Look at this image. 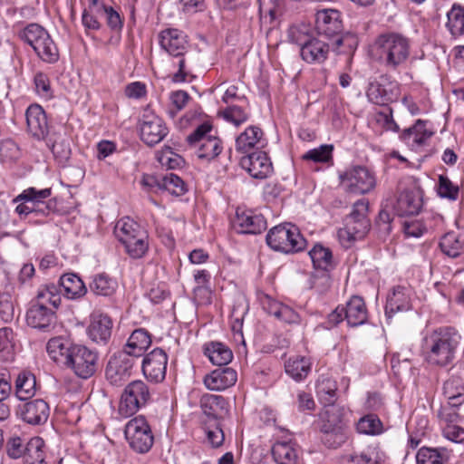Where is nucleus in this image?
<instances>
[{
    "label": "nucleus",
    "instance_id": "1",
    "mask_svg": "<svg viewBox=\"0 0 464 464\" xmlns=\"http://www.w3.org/2000/svg\"><path fill=\"white\" fill-rule=\"evenodd\" d=\"M62 297L59 287L54 284L41 285L36 295L29 303L25 321L28 326L50 332L57 323L56 310L60 306Z\"/></svg>",
    "mask_w": 464,
    "mask_h": 464
},
{
    "label": "nucleus",
    "instance_id": "2",
    "mask_svg": "<svg viewBox=\"0 0 464 464\" xmlns=\"http://www.w3.org/2000/svg\"><path fill=\"white\" fill-rule=\"evenodd\" d=\"M373 50L379 63L388 72H400L406 67L410 58L411 44L403 34L387 32L376 37Z\"/></svg>",
    "mask_w": 464,
    "mask_h": 464
},
{
    "label": "nucleus",
    "instance_id": "3",
    "mask_svg": "<svg viewBox=\"0 0 464 464\" xmlns=\"http://www.w3.org/2000/svg\"><path fill=\"white\" fill-rule=\"evenodd\" d=\"M460 343L458 332L450 327H440L427 334L423 340L426 361L440 367L450 364Z\"/></svg>",
    "mask_w": 464,
    "mask_h": 464
},
{
    "label": "nucleus",
    "instance_id": "4",
    "mask_svg": "<svg viewBox=\"0 0 464 464\" xmlns=\"http://www.w3.org/2000/svg\"><path fill=\"white\" fill-rule=\"evenodd\" d=\"M343 25L342 14L337 9H321L315 14V31L318 36L331 42L341 39V46L346 44L350 48L357 45L354 34H343Z\"/></svg>",
    "mask_w": 464,
    "mask_h": 464
},
{
    "label": "nucleus",
    "instance_id": "5",
    "mask_svg": "<svg viewBox=\"0 0 464 464\" xmlns=\"http://www.w3.org/2000/svg\"><path fill=\"white\" fill-rule=\"evenodd\" d=\"M266 241L271 249L285 254L301 252L306 246V240L299 228L291 223L272 227L266 234Z\"/></svg>",
    "mask_w": 464,
    "mask_h": 464
},
{
    "label": "nucleus",
    "instance_id": "6",
    "mask_svg": "<svg viewBox=\"0 0 464 464\" xmlns=\"http://www.w3.org/2000/svg\"><path fill=\"white\" fill-rule=\"evenodd\" d=\"M20 38L32 46L37 56L47 63L59 60V50L48 32L38 24H30L19 33Z\"/></svg>",
    "mask_w": 464,
    "mask_h": 464
},
{
    "label": "nucleus",
    "instance_id": "7",
    "mask_svg": "<svg viewBox=\"0 0 464 464\" xmlns=\"http://www.w3.org/2000/svg\"><path fill=\"white\" fill-rule=\"evenodd\" d=\"M211 130L212 125L203 122L186 138L190 147L197 148L198 159L208 162L215 160L223 150L222 140L218 136L211 135Z\"/></svg>",
    "mask_w": 464,
    "mask_h": 464
},
{
    "label": "nucleus",
    "instance_id": "8",
    "mask_svg": "<svg viewBox=\"0 0 464 464\" xmlns=\"http://www.w3.org/2000/svg\"><path fill=\"white\" fill-rule=\"evenodd\" d=\"M150 399L151 393L147 383L141 380L132 381L123 390L119 412L125 418L132 416L140 408L147 405Z\"/></svg>",
    "mask_w": 464,
    "mask_h": 464
},
{
    "label": "nucleus",
    "instance_id": "9",
    "mask_svg": "<svg viewBox=\"0 0 464 464\" xmlns=\"http://www.w3.org/2000/svg\"><path fill=\"white\" fill-rule=\"evenodd\" d=\"M130 447L137 453L144 454L154 444V435L147 420L140 415L129 420L124 430Z\"/></svg>",
    "mask_w": 464,
    "mask_h": 464
},
{
    "label": "nucleus",
    "instance_id": "10",
    "mask_svg": "<svg viewBox=\"0 0 464 464\" xmlns=\"http://www.w3.org/2000/svg\"><path fill=\"white\" fill-rule=\"evenodd\" d=\"M98 353L84 345L77 344L65 364V367L72 370L75 375L82 379H88L97 370Z\"/></svg>",
    "mask_w": 464,
    "mask_h": 464
},
{
    "label": "nucleus",
    "instance_id": "11",
    "mask_svg": "<svg viewBox=\"0 0 464 464\" xmlns=\"http://www.w3.org/2000/svg\"><path fill=\"white\" fill-rule=\"evenodd\" d=\"M323 424L321 430L324 433L322 440L328 448H338L344 443L346 434L342 424L339 410L335 407L326 408L321 414Z\"/></svg>",
    "mask_w": 464,
    "mask_h": 464
},
{
    "label": "nucleus",
    "instance_id": "12",
    "mask_svg": "<svg viewBox=\"0 0 464 464\" xmlns=\"http://www.w3.org/2000/svg\"><path fill=\"white\" fill-rule=\"evenodd\" d=\"M341 48V39L331 42L324 37L314 36L305 46L301 48V58L310 64L324 63L329 56L331 51L338 52Z\"/></svg>",
    "mask_w": 464,
    "mask_h": 464
},
{
    "label": "nucleus",
    "instance_id": "13",
    "mask_svg": "<svg viewBox=\"0 0 464 464\" xmlns=\"http://www.w3.org/2000/svg\"><path fill=\"white\" fill-rule=\"evenodd\" d=\"M168 354L161 348H155L143 356L141 372L147 381L152 383H160L165 380Z\"/></svg>",
    "mask_w": 464,
    "mask_h": 464
},
{
    "label": "nucleus",
    "instance_id": "14",
    "mask_svg": "<svg viewBox=\"0 0 464 464\" xmlns=\"http://www.w3.org/2000/svg\"><path fill=\"white\" fill-rule=\"evenodd\" d=\"M134 364L135 359L124 352L113 354L105 369L107 381L114 386L122 385L131 376Z\"/></svg>",
    "mask_w": 464,
    "mask_h": 464
},
{
    "label": "nucleus",
    "instance_id": "15",
    "mask_svg": "<svg viewBox=\"0 0 464 464\" xmlns=\"http://www.w3.org/2000/svg\"><path fill=\"white\" fill-rule=\"evenodd\" d=\"M340 179L346 191L357 195L370 192L376 184L374 176L361 166L346 171Z\"/></svg>",
    "mask_w": 464,
    "mask_h": 464
},
{
    "label": "nucleus",
    "instance_id": "16",
    "mask_svg": "<svg viewBox=\"0 0 464 464\" xmlns=\"http://www.w3.org/2000/svg\"><path fill=\"white\" fill-rule=\"evenodd\" d=\"M168 132V127L161 118L151 111H144L140 120V134L144 143L154 146L160 143Z\"/></svg>",
    "mask_w": 464,
    "mask_h": 464
},
{
    "label": "nucleus",
    "instance_id": "17",
    "mask_svg": "<svg viewBox=\"0 0 464 464\" xmlns=\"http://www.w3.org/2000/svg\"><path fill=\"white\" fill-rule=\"evenodd\" d=\"M399 94V84L396 82L389 81L385 75H382L379 80L371 82L366 91L369 101L378 105L397 101Z\"/></svg>",
    "mask_w": 464,
    "mask_h": 464
},
{
    "label": "nucleus",
    "instance_id": "18",
    "mask_svg": "<svg viewBox=\"0 0 464 464\" xmlns=\"http://www.w3.org/2000/svg\"><path fill=\"white\" fill-rule=\"evenodd\" d=\"M240 166L254 179H264L273 173V165L269 157L260 150L243 156L240 159Z\"/></svg>",
    "mask_w": 464,
    "mask_h": 464
},
{
    "label": "nucleus",
    "instance_id": "19",
    "mask_svg": "<svg viewBox=\"0 0 464 464\" xmlns=\"http://www.w3.org/2000/svg\"><path fill=\"white\" fill-rule=\"evenodd\" d=\"M16 414L28 424L41 425L47 421L50 408L44 400L35 399L18 405Z\"/></svg>",
    "mask_w": 464,
    "mask_h": 464
},
{
    "label": "nucleus",
    "instance_id": "20",
    "mask_svg": "<svg viewBox=\"0 0 464 464\" xmlns=\"http://www.w3.org/2000/svg\"><path fill=\"white\" fill-rule=\"evenodd\" d=\"M232 225L239 234H260L266 228V221L262 215L239 208L236 211Z\"/></svg>",
    "mask_w": 464,
    "mask_h": 464
},
{
    "label": "nucleus",
    "instance_id": "21",
    "mask_svg": "<svg viewBox=\"0 0 464 464\" xmlns=\"http://www.w3.org/2000/svg\"><path fill=\"white\" fill-rule=\"evenodd\" d=\"M28 132L36 140H44L49 132L47 116L42 106L31 104L25 111Z\"/></svg>",
    "mask_w": 464,
    "mask_h": 464
},
{
    "label": "nucleus",
    "instance_id": "22",
    "mask_svg": "<svg viewBox=\"0 0 464 464\" xmlns=\"http://www.w3.org/2000/svg\"><path fill=\"white\" fill-rule=\"evenodd\" d=\"M161 48L173 57L187 54L188 44L186 36L178 29H166L159 34Z\"/></svg>",
    "mask_w": 464,
    "mask_h": 464
},
{
    "label": "nucleus",
    "instance_id": "23",
    "mask_svg": "<svg viewBox=\"0 0 464 464\" xmlns=\"http://www.w3.org/2000/svg\"><path fill=\"white\" fill-rule=\"evenodd\" d=\"M203 413L208 418L206 422H219L228 414L229 406L227 400L221 395L205 394L200 400Z\"/></svg>",
    "mask_w": 464,
    "mask_h": 464
},
{
    "label": "nucleus",
    "instance_id": "24",
    "mask_svg": "<svg viewBox=\"0 0 464 464\" xmlns=\"http://www.w3.org/2000/svg\"><path fill=\"white\" fill-rule=\"evenodd\" d=\"M260 303L263 309L268 314L275 316L277 320L286 324H298L299 314L290 306L284 304L268 295H263L260 297Z\"/></svg>",
    "mask_w": 464,
    "mask_h": 464
},
{
    "label": "nucleus",
    "instance_id": "25",
    "mask_svg": "<svg viewBox=\"0 0 464 464\" xmlns=\"http://www.w3.org/2000/svg\"><path fill=\"white\" fill-rule=\"evenodd\" d=\"M237 379V372L229 367H220L204 378L205 386L211 391H223L233 386Z\"/></svg>",
    "mask_w": 464,
    "mask_h": 464
},
{
    "label": "nucleus",
    "instance_id": "26",
    "mask_svg": "<svg viewBox=\"0 0 464 464\" xmlns=\"http://www.w3.org/2000/svg\"><path fill=\"white\" fill-rule=\"evenodd\" d=\"M426 123L425 121L417 120L412 126L401 132L400 136L401 140L412 150H417L424 145L433 134L427 130Z\"/></svg>",
    "mask_w": 464,
    "mask_h": 464
},
{
    "label": "nucleus",
    "instance_id": "27",
    "mask_svg": "<svg viewBox=\"0 0 464 464\" xmlns=\"http://www.w3.org/2000/svg\"><path fill=\"white\" fill-rule=\"evenodd\" d=\"M112 321L107 314H99L92 317L88 327L89 337L97 343H106L111 335Z\"/></svg>",
    "mask_w": 464,
    "mask_h": 464
},
{
    "label": "nucleus",
    "instance_id": "28",
    "mask_svg": "<svg viewBox=\"0 0 464 464\" xmlns=\"http://www.w3.org/2000/svg\"><path fill=\"white\" fill-rule=\"evenodd\" d=\"M343 308L344 318L349 326L356 327L367 322L368 311L365 302L362 297L353 295Z\"/></svg>",
    "mask_w": 464,
    "mask_h": 464
},
{
    "label": "nucleus",
    "instance_id": "29",
    "mask_svg": "<svg viewBox=\"0 0 464 464\" xmlns=\"http://www.w3.org/2000/svg\"><path fill=\"white\" fill-rule=\"evenodd\" d=\"M150 344V333L143 328H139L131 333L122 352L135 359L142 356Z\"/></svg>",
    "mask_w": 464,
    "mask_h": 464
},
{
    "label": "nucleus",
    "instance_id": "30",
    "mask_svg": "<svg viewBox=\"0 0 464 464\" xmlns=\"http://www.w3.org/2000/svg\"><path fill=\"white\" fill-rule=\"evenodd\" d=\"M76 344L63 336L51 338L46 344V351L49 357L58 364L65 366L71 351Z\"/></svg>",
    "mask_w": 464,
    "mask_h": 464
},
{
    "label": "nucleus",
    "instance_id": "31",
    "mask_svg": "<svg viewBox=\"0 0 464 464\" xmlns=\"http://www.w3.org/2000/svg\"><path fill=\"white\" fill-rule=\"evenodd\" d=\"M411 309L410 295L405 287L396 286L387 297L385 315L391 319L396 313Z\"/></svg>",
    "mask_w": 464,
    "mask_h": 464
},
{
    "label": "nucleus",
    "instance_id": "32",
    "mask_svg": "<svg viewBox=\"0 0 464 464\" xmlns=\"http://www.w3.org/2000/svg\"><path fill=\"white\" fill-rule=\"evenodd\" d=\"M393 208L400 217L417 215L421 208V199L415 192L404 190L399 194Z\"/></svg>",
    "mask_w": 464,
    "mask_h": 464
},
{
    "label": "nucleus",
    "instance_id": "33",
    "mask_svg": "<svg viewBox=\"0 0 464 464\" xmlns=\"http://www.w3.org/2000/svg\"><path fill=\"white\" fill-rule=\"evenodd\" d=\"M52 195V189L43 188L37 189L34 187H30L22 191L19 195H17L14 199V203L24 202V203H34L36 204V207L41 206H52L53 211L54 210L55 203L53 200L45 201V199L49 198Z\"/></svg>",
    "mask_w": 464,
    "mask_h": 464
},
{
    "label": "nucleus",
    "instance_id": "34",
    "mask_svg": "<svg viewBox=\"0 0 464 464\" xmlns=\"http://www.w3.org/2000/svg\"><path fill=\"white\" fill-rule=\"evenodd\" d=\"M312 370L310 358L301 355L289 357L285 362V371L287 375L296 382L304 380Z\"/></svg>",
    "mask_w": 464,
    "mask_h": 464
},
{
    "label": "nucleus",
    "instance_id": "35",
    "mask_svg": "<svg viewBox=\"0 0 464 464\" xmlns=\"http://www.w3.org/2000/svg\"><path fill=\"white\" fill-rule=\"evenodd\" d=\"M442 390L449 404L461 406L464 403V382L460 376L452 374L444 382Z\"/></svg>",
    "mask_w": 464,
    "mask_h": 464
},
{
    "label": "nucleus",
    "instance_id": "36",
    "mask_svg": "<svg viewBox=\"0 0 464 464\" xmlns=\"http://www.w3.org/2000/svg\"><path fill=\"white\" fill-rule=\"evenodd\" d=\"M59 283L68 299H79L87 293L85 284L76 274L67 273L63 275Z\"/></svg>",
    "mask_w": 464,
    "mask_h": 464
},
{
    "label": "nucleus",
    "instance_id": "37",
    "mask_svg": "<svg viewBox=\"0 0 464 464\" xmlns=\"http://www.w3.org/2000/svg\"><path fill=\"white\" fill-rule=\"evenodd\" d=\"M146 231L133 219L125 217L117 221L114 227V234L118 240L124 244L138 235L143 236Z\"/></svg>",
    "mask_w": 464,
    "mask_h": 464
},
{
    "label": "nucleus",
    "instance_id": "38",
    "mask_svg": "<svg viewBox=\"0 0 464 464\" xmlns=\"http://www.w3.org/2000/svg\"><path fill=\"white\" fill-rule=\"evenodd\" d=\"M369 229V219L354 221L353 218H345L344 227L339 230L338 235L341 239L355 241L363 238L364 236L368 233Z\"/></svg>",
    "mask_w": 464,
    "mask_h": 464
},
{
    "label": "nucleus",
    "instance_id": "39",
    "mask_svg": "<svg viewBox=\"0 0 464 464\" xmlns=\"http://www.w3.org/2000/svg\"><path fill=\"white\" fill-rule=\"evenodd\" d=\"M204 354L209 361L218 366H226L233 359L232 351L226 344L219 342H211L205 345Z\"/></svg>",
    "mask_w": 464,
    "mask_h": 464
},
{
    "label": "nucleus",
    "instance_id": "40",
    "mask_svg": "<svg viewBox=\"0 0 464 464\" xmlns=\"http://www.w3.org/2000/svg\"><path fill=\"white\" fill-rule=\"evenodd\" d=\"M15 396L20 401H26L36 392L35 376L30 372H20L14 384Z\"/></svg>",
    "mask_w": 464,
    "mask_h": 464
},
{
    "label": "nucleus",
    "instance_id": "41",
    "mask_svg": "<svg viewBox=\"0 0 464 464\" xmlns=\"http://www.w3.org/2000/svg\"><path fill=\"white\" fill-rule=\"evenodd\" d=\"M337 384L334 380L327 375H321L316 382V394L321 402L329 408L334 407L333 404L336 398Z\"/></svg>",
    "mask_w": 464,
    "mask_h": 464
},
{
    "label": "nucleus",
    "instance_id": "42",
    "mask_svg": "<svg viewBox=\"0 0 464 464\" xmlns=\"http://www.w3.org/2000/svg\"><path fill=\"white\" fill-rule=\"evenodd\" d=\"M263 130L257 126H249L236 140L237 151L246 153L262 143Z\"/></svg>",
    "mask_w": 464,
    "mask_h": 464
},
{
    "label": "nucleus",
    "instance_id": "43",
    "mask_svg": "<svg viewBox=\"0 0 464 464\" xmlns=\"http://www.w3.org/2000/svg\"><path fill=\"white\" fill-rule=\"evenodd\" d=\"M44 447V441L40 437H34L29 440L23 457L24 464H47Z\"/></svg>",
    "mask_w": 464,
    "mask_h": 464
},
{
    "label": "nucleus",
    "instance_id": "44",
    "mask_svg": "<svg viewBox=\"0 0 464 464\" xmlns=\"http://www.w3.org/2000/svg\"><path fill=\"white\" fill-rule=\"evenodd\" d=\"M441 251L450 257H457L464 252V234L454 231L446 233L440 241Z\"/></svg>",
    "mask_w": 464,
    "mask_h": 464
},
{
    "label": "nucleus",
    "instance_id": "45",
    "mask_svg": "<svg viewBox=\"0 0 464 464\" xmlns=\"http://www.w3.org/2000/svg\"><path fill=\"white\" fill-rule=\"evenodd\" d=\"M91 292L96 295L111 296L112 295L117 288V281L109 276L105 273L97 274L92 277V282L89 284Z\"/></svg>",
    "mask_w": 464,
    "mask_h": 464
},
{
    "label": "nucleus",
    "instance_id": "46",
    "mask_svg": "<svg viewBox=\"0 0 464 464\" xmlns=\"http://www.w3.org/2000/svg\"><path fill=\"white\" fill-rule=\"evenodd\" d=\"M272 456L276 464H296L297 452L289 442L278 441L272 447Z\"/></svg>",
    "mask_w": 464,
    "mask_h": 464
},
{
    "label": "nucleus",
    "instance_id": "47",
    "mask_svg": "<svg viewBox=\"0 0 464 464\" xmlns=\"http://www.w3.org/2000/svg\"><path fill=\"white\" fill-rule=\"evenodd\" d=\"M446 27L450 34L454 36L464 34V7L454 4L447 13Z\"/></svg>",
    "mask_w": 464,
    "mask_h": 464
},
{
    "label": "nucleus",
    "instance_id": "48",
    "mask_svg": "<svg viewBox=\"0 0 464 464\" xmlns=\"http://www.w3.org/2000/svg\"><path fill=\"white\" fill-rule=\"evenodd\" d=\"M314 267L324 271H328L334 267L333 253L328 247L321 244H316L309 251Z\"/></svg>",
    "mask_w": 464,
    "mask_h": 464
},
{
    "label": "nucleus",
    "instance_id": "49",
    "mask_svg": "<svg viewBox=\"0 0 464 464\" xmlns=\"http://www.w3.org/2000/svg\"><path fill=\"white\" fill-rule=\"evenodd\" d=\"M448 452L444 448L433 449L422 447L416 455L417 464H443L448 460Z\"/></svg>",
    "mask_w": 464,
    "mask_h": 464
},
{
    "label": "nucleus",
    "instance_id": "50",
    "mask_svg": "<svg viewBox=\"0 0 464 464\" xmlns=\"http://www.w3.org/2000/svg\"><path fill=\"white\" fill-rule=\"evenodd\" d=\"M148 237V234L145 232L143 236L138 235L135 238L122 244L126 253L131 258L139 259L143 257L149 249Z\"/></svg>",
    "mask_w": 464,
    "mask_h": 464
},
{
    "label": "nucleus",
    "instance_id": "51",
    "mask_svg": "<svg viewBox=\"0 0 464 464\" xmlns=\"http://www.w3.org/2000/svg\"><path fill=\"white\" fill-rule=\"evenodd\" d=\"M359 433L365 435H379L383 431L381 420L374 414H367L362 417L356 425Z\"/></svg>",
    "mask_w": 464,
    "mask_h": 464
},
{
    "label": "nucleus",
    "instance_id": "52",
    "mask_svg": "<svg viewBox=\"0 0 464 464\" xmlns=\"http://www.w3.org/2000/svg\"><path fill=\"white\" fill-rule=\"evenodd\" d=\"M15 298L9 292L0 293V320L11 324L15 317Z\"/></svg>",
    "mask_w": 464,
    "mask_h": 464
},
{
    "label": "nucleus",
    "instance_id": "53",
    "mask_svg": "<svg viewBox=\"0 0 464 464\" xmlns=\"http://www.w3.org/2000/svg\"><path fill=\"white\" fill-rule=\"evenodd\" d=\"M160 189L167 190L175 196H182L187 191L185 182L174 173L161 176Z\"/></svg>",
    "mask_w": 464,
    "mask_h": 464
},
{
    "label": "nucleus",
    "instance_id": "54",
    "mask_svg": "<svg viewBox=\"0 0 464 464\" xmlns=\"http://www.w3.org/2000/svg\"><path fill=\"white\" fill-rule=\"evenodd\" d=\"M314 36L313 32L305 24L293 25L288 29L289 41L297 44L300 49L305 46Z\"/></svg>",
    "mask_w": 464,
    "mask_h": 464
},
{
    "label": "nucleus",
    "instance_id": "55",
    "mask_svg": "<svg viewBox=\"0 0 464 464\" xmlns=\"http://www.w3.org/2000/svg\"><path fill=\"white\" fill-rule=\"evenodd\" d=\"M437 192L440 198L456 200L459 197V188L447 176L440 175Z\"/></svg>",
    "mask_w": 464,
    "mask_h": 464
},
{
    "label": "nucleus",
    "instance_id": "56",
    "mask_svg": "<svg viewBox=\"0 0 464 464\" xmlns=\"http://www.w3.org/2000/svg\"><path fill=\"white\" fill-rule=\"evenodd\" d=\"M333 145H321L318 148L308 150L303 155V160L326 163L333 160Z\"/></svg>",
    "mask_w": 464,
    "mask_h": 464
},
{
    "label": "nucleus",
    "instance_id": "57",
    "mask_svg": "<svg viewBox=\"0 0 464 464\" xmlns=\"http://www.w3.org/2000/svg\"><path fill=\"white\" fill-rule=\"evenodd\" d=\"M35 92L38 96L45 100L53 98V93L51 87L50 79L47 74L38 72L34 78Z\"/></svg>",
    "mask_w": 464,
    "mask_h": 464
},
{
    "label": "nucleus",
    "instance_id": "58",
    "mask_svg": "<svg viewBox=\"0 0 464 464\" xmlns=\"http://www.w3.org/2000/svg\"><path fill=\"white\" fill-rule=\"evenodd\" d=\"M15 337L14 330L10 326L0 328V352L6 356H10L15 346Z\"/></svg>",
    "mask_w": 464,
    "mask_h": 464
},
{
    "label": "nucleus",
    "instance_id": "59",
    "mask_svg": "<svg viewBox=\"0 0 464 464\" xmlns=\"http://www.w3.org/2000/svg\"><path fill=\"white\" fill-rule=\"evenodd\" d=\"M223 118L236 126L246 122L248 119V113L244 108L237 105H231L222 111Z\"/></svg>",
    "mask_w": 464,
    "mask_h": 464
},
{
    "label": "nucleus",
    "instance_id": "60",
    "mask_svg": "<svg viewBox=\"0 0 464 464\" xmlns=\"http://www.w3.org/2000/svg\"><path fill=\"white\" fill-rule=\"evenodd\" d=\"M206 434L208 443L213 448H218L223 444L225 435L220 422H206Z\"/></svg>",
    "mask_w": 464,
    "mask_h": 464
},
{
    "label": "nucleus",
    "instance_id": "61",
    "mask_svg": "<svg viewBox=\"0 0 464 464\" xmlns=\"http://www.w3.org/2000/svg\"><path fill=\"white\" fill-rule=\"evenodd\" d=\"M27 448V442H24L20 437H12L7 440L5 445L6 454L10 459L23 458Z\"/></svg>",
    "mask_w": 464,
    "mask_h": 464
},
{
    "label": "nucleus",
    "instance_id": "62",
    "mask_svg": "<svg viewBox=\"0 0 464 464\" xmlns=\"http://www.w3.org/2000/svg\"><path fill=\"white\" fill-rule=\"evenodd\" d=\"M20 156L19 148L12 140H5L0 142V158L4 162H11Z\"/></svg>",
    "mask_w": 464,
    "mask_h": 464
},
{
    "label": "nucleus",
    "instance_id": "63",
    "mask_svg": "<svg viewBox=\"0 0 464 464\" xmlns=\"http://www.w3.org/2000/svg\"><path fill=\"white\" fill-rule=\"evenodd\" d=\"M52 152L59 164L64 165L71 156V147L67 140H55L52 146Z\"/></svg>",
    "mask_w": 464,
    "mask_h": 464
},
{
    "label": "nucleus",
    "instance_id": "64",
    "mask_svg": "<svg viewBox=\"0 0 464 464\" xmlns=\"http://www.w3.org/2000/svg\"><path fill=\"white\" fill-rule=\"evenodd\" d=\"M103 12L106 15V23L109 28L114 32L121 31L123 27V19L120 14L111 6H102Z\"/></svg>",
    "mask_w": 464,
    "mask_h": 464
}]
</instances>
